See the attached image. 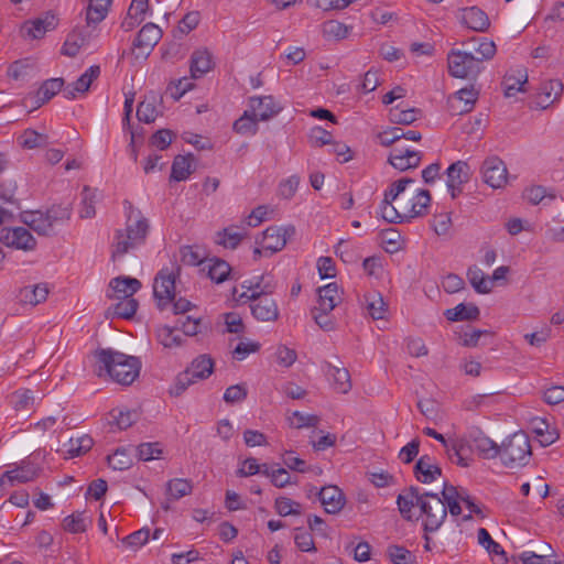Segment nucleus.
Masks as SVG:
<instances>
[{
    "mask_svg": "<svg viewBox=\"0 0 564 564\" xmlns=\"http://www.w3.org/2000/svg\"><path fill=\"white\" fill-rule=\"evenodd\" d=\"M100 75V67L98 65L90 66L76 82L68 85L65 90L67 99H75L78 93L84 94L89 90L90 85Z\"/></svg>",
    "mask_w": 564,
    "mask_h": 564,
    "instance_id": "obj_23",
    "label": "nucleus"
},
{
    "mask_svg": "<svg viewBox=\"0 0 564 564\" xmlns=\"http://www.w3.org/2000/svg\"><path fill=\"white\" fill-rule=\"evenodd\" d=\"M499 452L505 467L516 469L527 466L532 457L529 435L523 431L513 433L501 443Z\"/></svg>",
    "mask_w": 564,
    "mask_h": 564,
    "instance_id": "obj_5",
    "label": "nucleus"
},
{
    "mask_svg": "<svg viewBox=\"0 0 564 564\" xmlns=\"http://www.w3.org/2000/svg\"><path fill=\"white\" fill-rule=\"evenodd\" d=\"M444 315L448 321H476L480 315V311L477 305L469 303H460L456 305L454 308H448L445 311Z\"/></svg>",
    "mask_w": 564,
    "mask_h": 564,
    "instance_id": "obj_34",
    "label": "nucleus"
},
{
    "mask_svg": "<svg viewBox=\"0 0 564 564\" xmlns=\"http://www.w3.org/2000/svg\"><path fill=\"white\" fill-rule=\"evenodd\" d=\"M422 117V110L417 108L403 109L395 106L390 109L389 119L394 124L408 126Z\"/></svg>",
    "mask_w": 564,
    "mask_h": 564,
    "instance_id": "obj_38",
    "label": "nucleus"
},
{
    "mask_svg": "<svg viewBox=\"0 0 564 564\" xmlns=\"http://www.w3.org/2000/svg\"><path fill=\"white\" fill-rule=\"evenodd\" d=\"M48 289L45 283L21 288L17 294V299L21 304L35 306L46 300Z\"/></svg>",
    "mask_w": 564,
    "mask_h": 564,
    "instance_id": "obj_28",
    "label": "nucleus"
},
{
    "mask_svg": "<svg viewBox=\"0 0 564 564\" xmlns=\"http://www.w3.org/2000/svg\"><path fill=\"white\" fill-rule=\"evenodd\" d=\"M246 236L245 229L239 231L237 227L230 226L217 232L216 242L225 248L236 249Z\"/></svg>",
    "mask_w": 564,
    "mask_h": 564,
    "instance_id": "obj_41",
    "label": "nucleus"
},
{
    "mask_svg": "<svg viewBox=\"0 0 564 564\" xmlns=\"http://www.w3.org/2000/svg\"><path fill=\"white\" fill-rule=\"evenodd\" d=\"M213 67L212 54L207 50H197L191 57V76L199 78L208 73Z\"/></svg>",
    "mask_w": 564,
    "mask_h": 564,
    "instance_id": "obj_30",
    "label": "nucleus"
},
{
    "mask_svg": "<svg viewBox=\"0 0 564 564\" xmlns=\"http://www.w3.org/2000/svg\"><path fill=\"white\" fill-rule=\"evenodd\" d=\"M289 422L292 427L303 429V427H315L319 423V417L315 414H304L300 411H294L291 416H289Z\"/></svg>",
    "mask_w": 564,
    "mask_h": 564,
    "instance_id": "obj_57",
    "label": "nucleus"
},
{
    "mask_svg": "<svg viewBox=\"0 0 564 564\" xmlns=\"http://www.w3.org/2000/svg\"><path fill=\"white\" fill-rule=\"evenodd\" d=\"M109 415L112 419V423L116 424L119 430L130 427L139 419V413L134 410L113 409L110 411Z\"/></svg>",
    "mask_w": 564,
    "mask_h": 564,
    "instance_id": "obj_47",
    "label": "nucleus"
},
{
    "mask_svg": "<svg viewBox=\"0 0 564 564\" xmlns=\"http://www.w3.org/2000/svg\"><path fill=\"white\" fill-rule=\"evenodd\" d=\"M264 278L261 275L253 281H245L242 288L247 292H242L237 301L250 302L252 316L260 322H275L279 318V307L274 299L270 296L274 286L270 283H263Z\"/></svg>",
    "mask_w": 564,
    "mask_h": 564,
    "instance_id": "obj_4",
    "label": "nucleus"
},
{
    "mask_svg": "<svg viewBox=\"0 0 564 564\" xmlns=\"http://www.w3.org/2000/svg\"><path fill=\"white\" fill-rule=\"evenodd\" d=\"M295 235V228L294 226H286V227H278V226H271L268 227L262 232V249L270 251L271 253H275L280 250H282L288 240L292 238Z\"/></svg>",
    "mask_w": 564,
    "mask_h": 564,
    "instance_id": "obj_12",
    "label": "nucleus"
},
{
    "mask_svg": "<svg viewBox=\"0 0 564 564\" xmlns=\"http://www.w3.org/2000/svg\"><path fill=\"white\" fill-rule=\"evenodd\" d=\"M462 46L463 48L457 51L465 56L467 55L479 65L484 61L492 58L497 51L496 44L491 37H467V40L462 43Z\"/></svg>",
    "mask_w": 564,
    "mask_h": 564,
    "instance_id": "obj_7",
    "label": "nucleus"
},
{
    "mask_svg": "<svg viewBox=\"0 0 564 564\" xmlns=\"http://www.w3.org/2000/svg\"><path fill=\"white\" fill-rule=\"evenodd\" d=\"M479 91L471 85L456 91L448 98V107L453 115H463L473 110Z\"/></svg>",
    "mask_w": 564,
    "mask_h": 564,
    "instance_id": "obj_13",
    "label": "nucleus"
},
{
    "mask_svg": "<svg viewBox=\"0 0 564 564\" xmlns=\"http://www.w3.org/2000/svg\"><path fill=\"white\" fill-rule=\"evenodd\" d=\"M484 182L492 188H501L508 180V170L505 162L494 155L487 158L481 165Z\"/></svg>",
    "mask_w": 564,
    "mask_h": 564,
    "instance_id": "obj_10",
    "label": "nucleus"
},
{
    "mask_svg": "<svg viewBox=\"0 0 564 564\" xmlns=\"http://www.w3.org/2000/svg\"><path fill=\"white\" fill-rule=\"evenodd\" d=\"M173 132L169 129H160L151 135L149 144L159 150H165L172 143Z\"/></svg>",
    "mask_w": 564,
    "mask_h": 564,
    "instance_id": "obj_62",
    "label": "nucleus"
},
{
    "mask_svg": "<svg viewBox=\"0 0 564 564\" xmlns=\"http://www.w3.org/2000/svg\"><path fill=\"white\" fill-rule=\"evenodd\" d=\"M94 441L89 435H82L77 438H70L65 446L68 458L80 456L91 449Z\"/></svg>",
    "mask_w": 564,
    "mask_h": 564,
    "instance_id": "obj_44",
    "label": "nucleus"
},
{
    "mask_svg": "<svg viewBox=\"0 0 564 564\" xmlns=\"http://www.w3.org/2000/svg\"><path fill=\"white\" fill-rule=\"evenodd\" d=\"M324 369L326 375L332 378V387L335 391L346 394L351 390L352 384L347 368L325 361Z\"/></svg>",
    "mask_w": 564,
    "mask_h": 564,
    "instance_id": "obj_20",
    "label": "nucleus"
},
{
    "mask_svg": "<svg viewBox=\"0 0 564 564\" xmlns=\"http://www.w3.org/2000/svg\"><path fill=\"white\" fill-rule=\"evenodd\" d=\"M467 278L477 293L487 294L491 291V281L478 267H470L467 271Z\"/></svg>",
    "mask_w": 564,
    "mask_h": 564,
    "instance_id": "obj_43",
    "label": "nucleus"
},
{
    "mask_svg": "<svg viewBox=\"0 0 564 564\" xmlns=\"http://www.w3.org/2000/svg\"><path fill=\"white\" fill-rule=\"evenodd\" d=\"M153 294L158 307L162 311L175 299V275L169 269H162L153 283Z\"/></svg>",
    "mask_w": 564,
    "mask_h": 564,
    "instance_id": "obj_8",
    "label": "nucleus"
},
{
    "mask_svg": "<svg viewBox=\"0 0 564 564\" xmlns=\"http://www.w3.org/2000/svg\"><path fill=\"white\" fill-rule=\"evenodd\" d=\"M459 21L468 30L474 32H486L490 20L485 11L478 7H469L460 10Z\"/></svg>",
    "mask_w": 564,
    "mask_h": 564,
    "instance_id": "obj_16",
    "label": "nucleus"
},
{
    "mask_svg": "<svg viewBox=\"0 0 564 564\" xmlns=\"http://www.w3.org/2000/svg\"><path fill=\"white\" fill-rule=\"evenodd\" d=\"M231 268L225 260L216 259L212 264H208V276L216 283L227 280Z\"/></svg>",
    "mask_w": 564,
    "mask_h": 564,
    "instance_id": "obj_56",
    "label": "nucleus"
},
{
    "mask_svg": "<svg viewBox=\"0 0 564 564\" xmlns=\"http://www.w3.org/2000/svg\"><path fill=\"white\" fill-rule=\"evenodd\" d=\"M117 300L118 303L113 305V314L126 319L132 318L139 306L138 301L133 297Z\"/></svg>",
    "mask_w": 564,
    "mask_h": 564,
    "instance_id": "obj_52",
    "label": "nucleus"
},
{
    "mask_svg": "<svg viewBox=\"0 0 564 564\" xmlns=\"http://www.w3.org/2000/svg\"><path fill=\"white\" fill-rule=\"evenodd\" d=\"M446 174V184L463 186L469 181L470 169L466 162L457 161L448 166Z\"/></svg>",
    "mask_w": 564,
    "mask_h": 564,
    "instance_id": "obj_40",
    "label": "nucleus"
},
{
    "mask_svg": "<svg viewBox=\"0 0 564 564\" xmlns=\"http://www.w3.org/2000/svg\"><path fill=\"white\" fill-rule=\"evenodd\" d=\"M111 6V0H89V6L86 12L87 25H96L101 22Z\"/></svg>",
    "mask_w": 564,
    "mask_h": 564,
    "instance_id": "obj_39",
    "label": "nucleus"
},
{
    "mask_svg": "<svg viewBox=\"0 0 564 564\" xmlns=\"http://www.w3.org/2000/svg\"><path fill=\"white\" fill-rule=\"evenodd\" d=\"M37 476L39 468L28 460H22L15 468L4 471V477L9 478V486L32 481Z\"/></svg>",
    "mask_w": 564,
    "mask_h": 564,
    "instance_id": "obj_25",
    "label": "nucleus"
},
{
    "mask_svg": "<svg viewBox=\"0 0 564 564\" xmlns=\"http://www.w3.org/2000/svg\"><path fill=\"white\" fill-rule=\"evenodd\" d=\"M398 509L404 520L413 519L412 509L419 507L424 516L423 528L425 532H435L441 528L447 517V509L442 498L434 492L420 494L419 488L411 486L397 498Z\"/></svg>",
    "mask_w": 564,
    "mask_h": 564,
    "instance_id": "obj_1",
    "label": "nucleus"
},
{
    "mask_svg": "<svg viewBox=\"0 0 564 564\" xmlns=\"http://www.w3.org/2000/svg\"><path fill=\"white\" fill-rule=\"evenodd\" d=\"M528 83V70L525 67L510 69L502 78L501 85L503 94L507 98L513 97L517 93H525V84Z\"/></svg>",
    "mask_w": 564,
    "mask_h": 564,
    "instance_id": "obj_17",
    "label": "nucleus"
},
{
    "mask_svg": "<svg viewBox=\"0 0 564 564\" xmlns=\"http://www.w3.org/2000/svg\"><path fill=\"white\" fill-rule=\"evenodd\" d=\"M194 155H176L172 163L171 178L181 182L185 181L193 172Z\"/></svg>",
    "mask_w": 564,
    "mask_h": 564,
    "instance_id": "obj_33",
    "label": "nucleus"
},
{
    "mask_svg": "<svg viewBox=\"0 0 564 564\" xmlns=\"http://www.w3.org/2000/svg\"><path fill=\"white\" fill-rule=\"evenodd\" d=\"M422 161V153L417 151L405 150L404 152L394 150L390 153L388 162L397 170L403 172L415 169Z\"/></svg>",
    "mask_w": 564,
    "mask_h": 564,
    "instance_id": "obj_24",
    "label": "nucleus"
},
{
    "mask_svg": "<svg viewBox=\"0 0 564 564\" xmlns=\"http://www.w3.org/2000/svg\"><path fill=\"white\" fill-rule=\"evenodd\" d=\"M82 208L79 215L82 218H91L96 215L95 203L96 192L89 186H85L82 193Z\"/></svg>",
    "mask_w": 564,
    "mask_h": 564,
    "instance_id": "obj_53",
    "label": "nucleus"
},
{
    "mask_svg": "<svg viewBox=\"0 0 564 564\" xmlns=\"http://www.w3.org/2000/svg\"><path fill=\"white\" fill-rule=\"evenodd\" d=\"M387 554L393 564H414L415 556L405 547L400 545H390Z\"/></svg>",
    "mask_w": 564,
    "mask_h": 564,
    "instance_id": "obj_54",
    "label": "nucleus"
},
{
    "mask_svg": "<svg viewBox=\"0 0 564 564\" xmlns=\"http://www.w3.org/2000/svg\"><path fill=\"white\" fill-rule=\"evenodd\" d=\"M317 293V310L323 312H332L341 301L335 282L318 288Z\"/></svg>",
    "mask_w": 564,
    "mask_h": 564,
    "instance_id": "obj_29",
    "label": "nucleus"
},
{
    "mask_svg": "<svg viewBox=\"0 0 564 564\" xmlns=\"http://www.w3.org/2000/svg\"><path fill=\"white\" fill-rule=\"evenodd\" d=\"M195 381L208 378L214 371V360L208 355H200L195 358L186 369Z\"/></svg>",
    "mask_w": 564,
    "mask_h": 564,
    "instance_id": "obj_36",
    "label": "nucleus"
},
{
    "mask_svg": "<svg viewBox=\"0 0 564 564\" xmlns=\"http://www.w3.org/2000/svg\"><path fill=\"white\" fill-rule=\"evenodd\" d=\"M150 538V530L148 528L140 529L121 540V542L134 550L144 545Z\"/></svg>",
    "mask_w": 564,
    "mask_h": 564,
    "instance_id": "obj_61",
    "label": "nucleus"
},
{
    "mask_svg": "<svg viewBox=\"0 0 564 564\" xmlns=\"http://www.w3.org/2000/svg\"><path fill=\"white\" fill-rule=\"evenodd\" d=\"M129 214L127 217L126 229H118L112 242L111 260L116 261L123 257L130 250L144 243L149 234L150 225L141 212L134 209L131 203H128Z\"/></svg>",
    "mask_w": 564,
    "mask_h": 564,
    "instance_id": "obj_3",
    "label": "nucleus"
},
{
    "mask_svg": "<svg viewBox=\"0 0 564 564\" xmlns=\"http://www.w3.org/2000/svg\"><path fill=\"white\" fill-rule=\"evenodd\" d=\"M448 72L456 78H476L480 73V65L458 51H452L447 57Z\"/></svg>",
    "mask_w": 564,
    "mask_h": 564,
    "instance_id": "obj_9",
    "label": "nucleus"
},
{
    "mask_svg": "<svg viewBox=\"0 0 564 564\" xmlns=\"http://www.w3.org/2000/svg\"><path fill=\"white\" fill-rule=\"evenodd\" d=\"M532 432L542 446H549L558 438V433L552 429L546 420L535 417L531 421Z\"/></svg>",
    "mask_w": 564,
    "mask_h": 564,
    "instance_id": "obj_31",
    "label": "nucleus"
},
{
    "mask_svg": "<svg viewBox=\"0 0 564 564\" xmlns=\"http://www.w3.org/2000/svg\"><path fill=\"white\" fill-rule=\"evenodd\" d=\"M308 141L312 147L319 148L326 144H332L333 135L327 130L321 127H315L308 134Z\"/></svg>",
    "mask_w": 564,
    "mask_h": 564,
    "instance_id": "obj_63",
    "label": "nucleus"
},
{
    "mask_svg": "<svg viewBox=\"0 0 564 564\" xmlns=\"http://www.w3.org/2000/svg\"><path fill=\"white\" fill-rule=\"evenodd\" d=\"M21 145L25 149L43 148L48 144L47 135L26 129L20 137Z\"/></svg>",
    "mask_w": 564,
    "mask_h": 564,
    "instance_id": "obj_51",
    "label": "nucleus"
},
{
    "mask_svg": "<svg viewBox=\"0 0 564 564\" xmlns=\"http://www.w3.org/2000/svg\"><path fill=\"white\" fill-rule=\"evenodd\" d=\"M63 528L70 533H83L87 530V518L82 512L67 516L63 520Z\"/></svg>",
    "mask_w": 564,
    "mask_h": 564,
    "instance_id": "obj_55",
    "label": "nucleus"
},
{
    "mask_svg": "<svg viewBox=\"0 0 564 564\" xmlns=\"http://www.w3.org/2000/svg\"><path fill=\"white\" fill-rule=\"evenodd\" d=\"M414 182L413 178L403 177L393 182L389 189L384 192L383 200L381 202L380 212L381 217L390 224H399L406 219L405 210L400 208V204H404L399 196L405 191L409 184Z\"/></svg>",
    "mask_w": 564,
    "mask_h": 564,
    "instance_id": "obj_6",
    "label": "nucleus"
},
{
    "mask_svg": "<svg viewBox=\"0 0 564 564\" xmlns=\"http://www.w3.org/2000/svg\"><path fill=\"white\" fill-rule=\"evenodd\" d=\"M159 341L166 348L178 347L182 345V337L175 334V330L169 326H163L158 330Z\"/></svg>",
    "mask_w": 564,
    "mask_h": 564,
    "instance_id": "obj_59",
    "label": "nucleus"
},
{
    "mask_svg": "<svg viewBox=\"0 0 564 564\" xmlns=\"http://www.w3.org/2000/svg\"><path fill=\"white\" fill-rule=\"evenodd\" d=\"M318 499L327 513L336 514L345 506L346 499L337 486H325L317 492Z\"/></svg>",
    "mask_w": 564,
    "mask_h": 564,
    "instance_id": "obj_18",
    "label": "nucleus"
},
{
    "mask_svg": "<svg viewBox=\"0 0 564 564\" xmlns=\"http://www.w3.org/2000/svg\"><path fill=\"white\" fill-rule=\"evenodd\" d=\"M64 83L65 82L62 77L46 79L34 95L36 104L35 107H41L46 101L52 99L57 93L62 90Z\"/></svg>",
    "mask_w": 564,
    "mask_h": 564,
    "instance_id": "obj_32",
    "label": "nucleus"
},
{
    "mask_svg": "<svg viewBox=\"0 0 564 564\" xmlns=\"http://www.w3.org/2000/svg\"><path fill=\"white\" fill-rule=\"evenodd\" d=\"M50 221L55 228L57 225L68 220L70 218V208L63 205H53L46 210Z\"/></svg>",
    "mask_w": 564,
    "mask_h": 564,
    "instance_id": "obj_60",
    "label": "nucleus"
},
{
    "mask_svg": "<svg viewBox=\"0 0 564 564\" xmlns=\"http://www.w3.org/2000/svg\"><path fill=\"white\" fill-rule=\"evenodd\" d=\"M194 87V84L189 78L183 77L175 82H171L167 90L171 94V97L175 100H178L186 91L191 90Z\"/></svg>",
    "mask_w": 564,
    "mask_h": 564,
    "instance_id": "obj_64",
    "label": "nucleus"
},
{
    "mask_svg": "<svg viewBox=\"0 0 564 564\" xmlns=\"http://www.w3.org/2000/svg\"><path fill=\"white\" fill-rule=\"evenodd\" d=\"M58 22L57 15L52 11H47L33 20L25 21L20 28V33L21 35L45 34L55 31Z\"/></svg>",
    "mask_w": 564,
    "mask_h": 564,
    "instance_id": "obj_14",
    "label": "nucleus"
},
{
    "mask_svg": "<svg viewBox=\"0 0 564 564\" xmlns=\"http://www.w3.org/2000/svg\"><path fill=\"white\" fill-rule=\"evenodd\" d=\"M478 543L490 554L497 556L496 564H507L508 558L506 556V552L499 543L491 539L489 532L485 528H480L478 530Z\"/></svg>",
    "mask_w": 564,
    "mask_h": 564,
    "instance_id": "obj_37",
    "label": "nucleus"
},
{
    "mask_svg": "<svg viewBox=\"0 0 564 564\" xmlns=\"http://www.w3.org/2000/svg\"><path fill=\"white\" fill-rule=\"evenodd\" d=\"M474 446L478 455L484 459L499 457L500 445L486 435L476 437L474 440Z\"/></svg>",
    "mask_w": 564,
    "mask_h": 564,
    "instance_id": "obj_42",
    "label": "nucleus"
},
{
    "mask_svg": "<svg viewBox=\"0 0 564 564\" xmlns=\"http://www.w3.org/2000/svg\"><path fill=\"white\" fill-rule=\"evenodd\" d=\"M364 303L368 314L373 319H383L388 312V304L378 292H370L364 295Z\"/></svg>",
    "mask_w": 564,
    "mask_h": 564,
    "instance_id": "obj_35",
    "label": "nucleus"
},
{
    "mask_svg": "<svg viewBox=\"0 0 564 564\" xmlns=\"http://www.w3.org/2000/svg\"><path fill=\"white\" fill-rule=\"evenodd\" d=\"M156 44L155 37H133L131 53L135 58H147Z\"/></svg>",
    "mask_w": 564,
    "mask_h": 564,
    "instance_id": "obj_50",
    "label": "nucleus"
},
{
    "mask_svg": "<svg viewBox=\"0 0 564 564\" xmlns=\"http://www.w3.org/2000/svg\"><path fill=\"white\" fill-rule=\"evenodd\" d=\"M432 197L427 189H420L415 195L414 202L409 206L406 202L404 204H400V208L405 210L406 220L424 216L429 213V207L431 204Z\"/></svg>",
    "mask_w": 564,
    "mask_h": 564,
    "instance_id": "obj_26",
    "label": "nucleus"
},
{
    "mask_svg": "<svg viewBox=\"0 0 564 564\" xmlns=\"http://www.w3.org/2000/svg\"><path fill=\"white\" fill-rule=\"evenodd\" d=\"M0 241L13 249L31 251L36 247V240L24 227L3 228L0 231Z\"/></svg>",
    "mask_w": 564,
    "mask_h": 564,
    "instance_id": "obj_11",
    "label": "nucleus"
},
{
    "mask_svg": "<svg viewBox=\"0 0 564 564\" xmlns=\"http://www.w3.org/2000/svg\"><path fill=\"white\" fill-rule=\"evenodd\" d=\"M250 108L251 113L262 121L272 118L282 110V107L274 100L272 96L251 97Z\"/></svg>",
    "mask_w": 564,
    "mask_h": 564,
    "instance_id": "obj_22",
    "label": "nucleus"
},
{
    "mask_svg": "<svg viewBox=\"0 0 564 564\" xmlns=\"http://www.w3.org/2000/svg\"><path fill=\"white\" fill-rule=\"evenodd\" d=\"M414 474L419 481L430 484L442 475V469L438 465L432 463L429 455H423L414 466Z\"/></svg>",
    "mask_w": 564,
    "mask_h": 564,
    "instance_id": "obj_27",
    "label": "nucleus"
},
{
    "mask_svg": "<svg viewBox=\"0 0 564 564\" xmlns=\"http://www.w3.org/2000/svg\"><path fill=\"white\" fill-rule=\"evenodd\" d=\"M446 454L452 462H455L460 467H468L470 460L465 457V453L467 451L466 444L462 440H456L454 442H448L447 446H445Z\"/></svg>",
    "mask_w": 564,
    "mask_h": 564,
    "instance_id": "obj_45",
    "label": "nucleus"
},
{
    "mask_svg": "<svg viewBox=\"0 0 564 564\" xmlns=\"http://www.w3.org/2000/svg\"><path fill=\"white\" fill-rule=\"evenodd\" d=\"M564 90V85L560 79H547L541 83L535 96L536 107L546 109L558 101Z\"/></svg>",
    "mask_w": 564,
    "mask_h": 564,
    "instance_id": "obj_15",
    "label": "nucleus"
},
{
    "mask_svg": "<svg viewBox=\"0 0 564 564\" xmlns=\"http://www.w3.org/2000/svg\"><path fill=\"white\" fill-rule=\"evenodd\" d=\"M259 119L254 115H250L249 111L245 113L234 122V130L240 134H256L258 131L257 122Z\"/></svg>",
    "mask_w": 564,
    "mask_h": 564,
    "instance_id": "obj_49",
    "label": "nucleus"
},
{
    "mask_svg": "<svg viewBox=\"0 0 564 564\" xmlns=\"http://www.w3.org/2000/svg\"><path fill=\"white\" fill-rule=\"evenodd\" d=\"M21 220L41 236H52L55 229L48 219L46 212L28 210L21 214Z\"/></svg>",
    "mask_w": 564,
    "mask_h": 564,
    "instance_id": "obj_19",
    "label": "nucleus"
},
{
    "mask_svg": "<svg viewBox=\"0 0 564 564\" xmlns=\"http://www.w3.org/2000/svg\"><path fill=\"white\" fill-rule=\"evenodd\" d=\"M107 460L113 470H126L132 465V459L126 449H117L107 457Z\"/></svg>",
    "mask_w": 564,
    "mask_h": 564,
    "instance_id": "obj_58",
    "label": "nucleus"
},
{
    "mask_svg": "<svg viewBox=\"0 0 564 564\" xmlns=\"http://www.w3.org/2000/svg\"><path fill=\"white\" fill-rule=\"evenodd\" d=\"M155 105H156L155 96L147 97L143 101H141L137 108L138 119L145 123L154 122L156 117L159 116V111H158Z\"/></svg>",
    "mask_w": 564,
    "mask_h": 564,
    "instance_id": "obj_46",
    "label": "nucleus"
},
{
    "mask_svg": "<svg viewBox=\"0 0 564 564\" xmlns=\"http://www.w3.org/2000/svg\"><path fill=\"white\" fill-rule=\"evenodd\" d=\"M112 293L108 294L110 299H129L133 297L141 288V282L135 278L117 276L109 283Z\"/></svg>",
    "mask_w": 564,
    "mask_h": 564,
    "instance_id": "obj_21",
    "label": "nucleus"
},
{
    "mask_svg": "<svg viewBox=\"0 0 564 564\" xmlns=\"http://www.w3.org/2000/svg\"><path fill=\"white\" fill-rule=\"evenodd\" d=\"M193 490L191 480L175 478L166 484V494L174 500L189 495Z\"/></svg>",
    "mask_w": 564,
    "mask_h": 564,
    "instance_id": "obj_48",
    "label": "nucleus"
},
{
    "mask_svg": "<svg viewBox=\"0 0 564 564\" xmlns=\"http://www.w3.org/2000/svg\"><path fill=\"white\" fill-rule=\"evenodd\" d=\"M96 358L99 362V377L105 371L113 381L129 386L139 376L141 362L134 356L107 348L96 350Z\"/></svg>",
    "mask_w": 564,
    "mask_h": 564,
    "instance_id": "obj_2",
    "label": "nucleus"
}]
</instances>
